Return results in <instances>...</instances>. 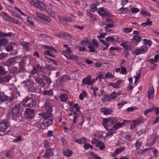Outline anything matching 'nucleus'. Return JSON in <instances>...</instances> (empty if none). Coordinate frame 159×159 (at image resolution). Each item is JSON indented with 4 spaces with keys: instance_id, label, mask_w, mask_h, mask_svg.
<instances>
[{
    "instance_id": "f257e3e1",
    "label": "nucleus",
    "mask_w": 159,
    "mask_h": 159,
    "mask_svg": "<svg viewBox=\"0 0 159 159\" xmlns=\"http://www.w3.org/2000/svg\"><path fill=\"white\" fill-rule=\"evenodd\" d=\"M118 120L116 118L111 117L108 119H105L103 121V125L104 126L105 128L107 129H108L107 127L109 125H112L113 124L117 122Z\"/></svg>"
},
{
    "instance_id": "f03ea898",
    "label": "nucleus",
    "mask_w": 159,
    "mask_h": 159,
    "mask_svg": "<svg viewBox=\"0 0 159 159\" xmlns=\"http://www.w3.org/2000/svg\"><path fill=\"white\" fill-rule=\"evenodd\" d=\"M43 1V0H33V5L41 10H44L47 7Z\"/></svg>"
},
{
    "instance_id": "7ed1b4c3",
    "label": "nucleus",
    "mask_w": 159,
    "mask_h": 159,
    "mask_svg": "<svg viewBox=\"0 0 159 159\" xmlns=\"http://www.w3.org/2000/svg\"><path fill=\"white\" fill-rule=\"evenodd\" d=\"M42 48H43L48 49L47 50H45L44 52V54L46 56V55H48L52 57H55V56L51 53L53 52V51L56 53L57 52V51L54 48L46 45H42Z\"/></svg>"
},
{
    "instance_id": "20e7f679",
    "label": "nucleus",
    "mask_w": 159,
    "mask_h": 159,
    "mask_svg": "<svg viewBox=\"0 0 159 159\" xmlns=\"http://www.w3.org/2000/svg\"><path fill=\"white\" fill-rule=\"evenodd\" d=\"M22 103L25 107H32L34 105V102L32 98L26 97L23 99Z\"/></svg>"
},
{
    "instance_id": "39448f33",
    "label": "nucleus",
    "mask_w": 159,
    "mask_h": 159,
    "mask_svg": "<svg viewBox=\"0 0 159 159\" xmlns=\"http://www.w3.org/2000/svg\"><path fill=\"white\" fill-rule=\"evenodd\" d=\"M148 48L146 46H143L138 48L136 49L134 52V54L136 55H138L142 54H143L148 52Z\"/></svg>"
},
{
    "instance_id": "423d86ee",
    "label": "nucleus",
    "mask_w": 159,
    "mask_h": 159,
    "mask_svg": "<svg viewBox=\"0 0 159 159\" xmlns=\"http://www.w3.org/2000/svg\"><path fill=\"white\" fill-rule=\"evenodd\" d=\"M52 101L50 99L46 100L45 103V108L46 111L52 112Z\"/></svg>"
},
{
    "instance_id": "0eeeda50",
    "label": "nucleus",
    "mask_w": 159,
    "mask_h": 159,
    "mask_svg": "<svg viewBox=\"0 0 159 159\" xmlns=\"http://www.w3.org/2000/svg\"><path fill=\"white\" fill-rule=\"evenodd\" d=\"M95 82V79H91L90 76L89 75H88L86 77L84 78L82 80V83L83 84L89 85H92Z\"/></svg>"
},
{
    "instance_id": "6e6552de",
    "label": "nucleus",
    "mask_w": 159,
    "mask_h": 159,
    "mask_svg": "<svg viewBox=\"0 0 159 159\" xmlns=\"http://www.w3.org/2000/svg\"><path fill=\"white\" fill-rule=\"evenodd\" d=\"M9 126V124L7 121L0 120V131H4Z\"/></svg>"
},
{
    "instance_id": "1a4fd4ad",
    "label": "nucleus",
    "mask_w": 159,
    "mask_h": 159,
    "mask_svg": "<svg viewBox=\"0 0 159 159\" xmlns=\"http://www.w3.org/2000/svg\"><path fill=\"white\" fill-rule=\"evenodd\" d=\"M20 104H17L15 105L12 110V113L13 116L17 115L20 112Z\"/></svg>"
},
{
    "instance_id": "9d476101",
    "label": "nucleus",
    "mask_w": 159,
    "mask_h": 159,
    "mask_svg": "<svg viewBox=\"0 0 159 159\" xmlns=\"http://www.w3.org/2000/svg\"><path fill=\"white\" fill-rule=\"evenodd\" d=\"M98 13L101 16L103 17L107 16L109 14L107 9L103 7L99 8L98 11Z\"/></svg>"
},
{
    "instance_id": "9b49d317",
    "label": "nucleus",
    "mask_w": 159,
    "mask_h": 159,
    "mask_svg": "<svg viewBox=\"0 0 159 159\" xmlns=\"http://www.w3.org/2000/svg\"><path fill=\"white\" fill-rule=\"evenodd\" d=\"M12 100L10 97H7L5 95L4 93H0V102L2 103L7 100L11 101Z\"/></svg>"
},
{
    "instance_id": "f8f14e48",
    "label": "nucleus",
    "mask_w": 159,
    "mask_h": 159,
    "mask_svg": "<svg viewBox=\"0 0 159 159\" xmlns=\"http://www.w3.org/2000/svg\"><path fill=\"white\" fill-rule=\"evenodd\" d=\"M53 155V150L51 148H48L46 150V152L43 155V157L46 158H49Z\"/></svg>"
},
{
    "instance_id": "ddd939ff",
    "label": "nucleus",
    "mask_w": 159,
    "mask_h": 159,
    "mask_svg": "<svg viewBox=\"0 0 159 159\" xmlns=\"http://www.w3.org/2000/svg\"><path fill=\"white\" fill-rule=\"evenodd\" d=\"M120 45L126 50H131L132 48L130 42L129 41H124L120 44Z\"/></svg>"
},
{
    "instance_id": "4468645a",
    "label": "nucleus",
    "mask_w": 159,
    "mask_h": 159,
    "mask_svg": "<svg viewBox=\"0 0 159 159\" xmlns=\"http://www.w3.org/2000/svg\"><path fill=\"white\" fill-rule=\"evenodd\" d=\"M25 112V114L28 115L27 117H29L30 118H32L35 114L34 110L29 108H26Z\"/></svg>"
},
{
    "instance_id": "2eb2a0df",
    "label": "nucleus",
    "mask_w": 159,
    "mask_h": 159,
    "mask_svg": "<svg viewBox=\"0 0 159 159\" xmlns=\"http://www.w3.org/2000/svg\"><path fill=\"white\" fill-rule=\"evenodd\" d=\"M53 120L51 118L45 119L43 121V125L44 127H47L52 124Z\"/></svg>"
},
{
    "instance_id": "dca6fc26",
    "label": "nucleus",
    "mask_w": 159,
    "mask_h": 159,
    "mask_svg": "<svg viewBox=\"0 0 159 159\" xmlns=\"http://www.w3.org/2000/svg\"><path fill=\"white\" fill-rule=\"evenodd\" d=\"M25 62L24 60H23L19 63V71L20 72H24L25 71Z\"/></svg>"
},
{
    "instance_id": "f3484780",
    "label": "nucleus",
    "mask_w": 159,
    "mask_h": 159,
    "mask_svg": "<svg viewBox=\"0 0 159 159\" xmlns=\"http://www.w3.org/2000/svg\"><path fill=\"white\" fill-rule=\"evenodd\" d=\"M52 112L49 111H46L43 114L39 113V115L40 116L42 115L44 119H45L51 118L52 116Z\"/></svg>"
},
{
    "instance_id": "a211bd4d",
    "label": "nucleus",
    "mask_w": 159,
    "mask_h": 159,
    "mask_svg": "<svg viewBox=\"0 0 159 159\" xmlns=\"http://www.w3.org/2000/svg\"><path fill=\"white\" fill-rule=\"evenodd\" d=\"M101 111L105 115H109L113 111L111 109H108L107 108H103L101 109Z\"/></svg>"
},
{
    "instance_id": "6ab92c4d",
    "label": "nucleus",
    "mask_w": 159,
    "mask_h": 159,
    "mask_svg": "<svg viewBox=\"0 0 159 159\" xmlns=\"http://www.w3.org/2000/svg\"><path fill=\"white\" fill-rule=\"evenodd\" d=\"M22 83L25 84L27 87V89H30V88H32L34 84L32 81L27 80L26 81H23Z\"/></svg>"
},
{
    "instance_id": "aec40b11",
    "label": "nucleus",
    "mask_w": 159,
    "mask_h": 159,
    "mask_svg": "<svg viewBox=\"0 0 159 159\" xmlns=\"http://www.w3.org/2000/svg\"><path fill=\"white\" fill-rule=\"evenodd\" d=\"M34 79L39 84L41 87H43L45 86V84L43 81V79H41L39 77L34 78Z\"/></svg>"
},
{
    "instance_id": "412c9836",
    "label": "nucleus",
    "mask_w": 159,
    "mask_h": 159,
    "mask_svg": "<svg viewBox=\"0 0 159 159\" xmlns=\"http://www.w3.org/2000/svg\"><path fill=\"white\" fill-rule=\"evenodd\" d=\"M90 43H92L91 40V39L88 38L84 39L81 42V44L84 46H86L88 44Z\"/></svg>"
},
{
    "instance_id": "4be33fe9",
    "label": "nucleus",
    "mask_w": 159,
    "mask_h": 159,
    "mask_svg": "<svg viewBox=\"0 0 159 159\" xmlns=\"http://www.w3.org/2000/svg\"><path fill=\"white\" fill-rule=\"evenodd\" d=\"M96 147L97 148H99V149L101 150H103L105 148V145L103 142L99 141L96 145Z\"/></svg>"
},
{
    "instance_id": "5701e85b",
    "label": "nucleus",
    "mask_w": 159,
    "mask_h": 159,
    "mask_svg": "<svg viewBox=\"0 0 159 159\" xmlns=\"http://www.w3.org/2000/svg\"><path fill=\"white\" fill-rule=\"evenodd\" d=\"M15 61V59L14 58H12L9 59L7 61H5L4 64L7 66H9L11 65Z\"/></svg>"
},
{
    "instance_id": "b1692460",
    "label": "nucleus",
    "mask_w": 159,
    "mask_h": 159,
    "mask_svg": "<svg viewBox=\"0 0 159 159\" xmlns=\"http://www.w3.org/2000/svg\"><path fill=\"white\" fill-rule=\"evenodd\" d=\"M124 125V122L123 123L118 122L113 125V128L116 130H117L119 128H121Z\"/></svg>"
},
{
    "instance_id": "393cba45",
    "label": "nucleus",
    "mask_w": 159,
    "mask_h": 159,
    "mask_svg": "<svg viewBox=\"0 0 159 159\" xmlns=\"http://www.w3.org/2000/svg\"><path fill=\"white\" fill-rule=\"evenodd\" d=\"M71 51L70 48H67L66 50L65 51H63L62 52V54H63L66 58L67 55H69L71 54Z\"/></svg>"
},
{
    "instance_id": "a878e982",
    "label": "nucleus",
    "mask_w": 159,
    "mask_h": 159,
    "mask_svg": "<svg viewBox=\"0 0 159 159\" xmlns=\"http://www.w3.org/2000/svg\"><path fill=\"white\" fill-rule=\"evenodd\" d=\"M11 78V76L9 75H7L6 76L2 77V82H7L9 81Z\"/></svg>"
},
{
    "instance_id": "bb28decb",
    "label": "nucleus",
    "mask_w": 159,
    "mask_h": 159,
    "mask_svg": "<svg viewBox=\"0 0 159 159\" xmlns=\"http://www.w3.org/2000/svg\"><path fill=\"white\" fill-rule=\"evenodd\" d=\"M87 139L85 137L79 139H76L75 140V141L76 143H77L80 144H81L82 143H85Z\"/></svg>"
},
{
    "instance_id": "cd10ccee",
    "label": "nucleus",
    "mask_w": 159,
    "mask_h": 159,
    "mask_svg": "<svg viewBox=\"0 0 159 159\" xmlns=\"http://www.w3.org/2000/svg\"><path fill=\"white\" fill-rule=\"evenodd\" d=\"M133 42H136L137 43H139L141 40V38L138 35L134 36L131 39Z\"/></svg>"
},
{
    "instance_id": "c85d7f7f",
    "label": "nucleus",
    "mask_w": 159,
    "mask_h": 159,
    "mask_svg": "<svg viewBox=\"0 0 159 159\" xmlns=\"http://www.w3.org/2000/svg\"><path fill=\"white\" fill-rule=\"evenodd\" d=\"M8 42L7 39H0V47L2 46H5L7 44Z\"/></svg>"
},
{
    "instance_id": "c756f323",
    "label": "nucleus",
    "mask_w": 159,
    "mask_h": 159,
    "mask_svg": "<svg viewBox=\"0 0 159 159\" xmlns=\"http://www.w3.org/2000/svg\"><path fill=\"white\" fill-rule=\"evenodd\" d=\"M63 19L67 21L71 22L73 20L72 18L68 16L64 17L63 18L61 17L59 18V20L61 23H62V21Z\"/></svg>"
},
{
    "instance_id": "7c9ffc66",
    "label": "nucleus",
    "mask_w": 159,
    "mask_h": 159,
    "mask_svg": "<svg viewBox=\"0 0 159 159\" xmlns=\"http://www.w3.org/2000/svg\"><path fill=\"white\" fill-rule=\"evenodd\" d=\"M154 89L153 88H151L148 91V96L149 99L153 98Z\"/></svg>"
},
{
    "instance_id": "2f4dec72",
    "label": "nucleus",
    "mask_w": 159,
    "mask_h": 159,
    "mask_svg": "<svg viewBox=\"0 0 159 159\" xmlns=\"http://www.w3.org/2000/svg\"><path fill=\"white\" fill-rule=\"evenodd\" d=\"M152 22L150 20V19H148L146 22L142 23L141 25L144 27H145L147 25H152Z\"/></svg>"
},
{
    "instance_id": "473e14b6",
    "label": "nucleus",
    "mask_w": 159,
    "mask_h": 159,
    "mask_svg": "<svg viewBox=\"0 0 159 159\" xmlns=\"http://www.w3.org/2000/svg\"><path fill=\"white\" fill-rule=\"evenodd\" d=\"M63 153L64 155L67 157H70L72 154V151L68 149L65 150Z\"/></svg>"
},
{
    "instance_id": "72a5a7b5",
    "label": "nucleus",
    "mask_w": 159,
    "mask_h": 159,
    "mask_svg": "<svg viewBox=\"0 0 159 159\" xmlns=\"http://www.w3.org/2000/svg\"><path fill=\"white\" fill-rule=\"evenodd\" d=\"M117 97L116 93L114 91L112 92L109 96V100L115 99Z\"/></svg>"
},
{
    "instance_id": "f704fd0d",
    "label": "nucleus",
    "mask_w": 159,
    "mask_h": 159,
    "mask_svg": "<svg viewBox=\"0 0 159 159\" xmlns=\"http://www.w3.org/2000/svg\"><path fill=\"white\" fill-rule=\"evenodd\" d=\"M87 95V93L84 91H83L81 93L79 96L80 99L81 100H82L84 97H86Z\"/></svg>"
},
{
    "instance_id": "c9c22d12",
    "label": "nucleus",
    "mask_w": 159,
    "mask_h": 159,
    "mask_svg": "<svg viewBox=\"0 0 159 159\" xmlns=\"http://www.w3.org/2000/svg\"><path fill=\"white\" fill-rule=\"evenodd\" d=\"M43 94L45 95H53V91L52 89H50L48 90L44 91Z\"/></svg>"
},
{
    "instance_id": "e433bc0d",
    "label": "nucleus",
    "mask_w": 159,
    "mask_h": 159,
    "mask_svg": "<svg viewBox=\"0 0 159 159\" xmlns=\"http://www.w3.org/2000/svg\"><path fill=\"white\" fill-rule=\"evenodd\" d=\"M98 5V3L96 2L91 5V8L93 11H95L97 10V6Z\"/></svg>"
},
{
    "instance_id": "4c0bfd02",
    "label": "nucleus",
    "mask_w": 159,
    "mask_h": 159,
    "mask_svg": "<svg viewBox=\"0 0 159 159\" xmlns=\"http://www.w3.org/2000/svg\"><path fill=\"white\" fill-rule=\"evenodd\" d=\"M125 148L124 147L117 148L116 151L114 152V153L117 154L120 153L122 151H124L125 150Z\"/></svg>"
},
{
    "instance_id": "58836bf2",
    "label": "nucleus",
    "mask_w": 159,
    "mask_h": 159,
    "mask_svg": "<svg viewBox=\"0 0 159 159\" xmlns=\"http://www.w3.org/2000/svg\"><path fill=\"white\" fill-rule=\"evenodd\" d=\"M105 79L110 78H113L114 76L109 72H108L105 75Z\"/></svg>"
},
{
    "instance_id": "ea45409f",
    "label": "nucleus",
    "mask_w": 159,
    "mask_h": 159,
    "mask_svg": "<svg viewBox=\"0 0 159 159\" xmlns=\"http://www.w3.org/2000/svg\"><path fill=\"white\" fill-rule=\"evenodd\" d=\"M67 58L68 59H71L72 60H76L78 59V57L76 55L73 54H71L69 55H67Z\"/></svg>"
},
{
    "instance_id": "a19ab883",
    "label": "nucleus",
    "mask_w": 159,
    "mask_h": 159,
    "mask_svg": "<svg viewBox=\"0 0 159 159\" xmlns=\"http://www.w3.org/2000/svg\"><path fill=\"white\" fill-rule=\"evenodd\" d=\"M46 67L47 69L50 70H56L57 69L56 66H53L52 65H47Z\"/></svg>"
},
{
    "instance_id": "79ce46f5",
    "label": "nucleus",
    "mask_w": 159,
    "mask_h": 159,
    "mask_svg": "<svg viewBox=\"0 0 159 159\" xmlns=\"http://www.w3.org/2000/svg\"><path fill=\"white\" fill-rule=\"evenodd\" d=\"M142 143L139 141V140H137L135 144V147L136 149H138L140 148L142 146Z\"/></svg>"
},
{
    "instance_id": "37998d69",
    "label": "nucleus",
    "mask_w": 159,
    "mask_h": 159,
    "mask_svg": "<svg viewBox=\"0 0 159 159\" xmlns=\"http://www.w3.org/2000/svg\"><path fill=\"white\" fill-rule=\"evenodd\" d=\"M95 47L93 45H89L88 46V48L89 49V52H94L95 51Z\"/></svg>"
},
{
    "instance_id": "c03bdc74",
    "label": "nucleus",
    "mask_w": 159,
    "mask_h": 159,
    "mask_svg": "<svg viewBox=\"0 0 159 159\" xmlns=\"http://www.w3.org/2000/svg\"><path fill=\"white\" fill-rule=\"evenodd\" d=\"M84 144V147L85 149H88L89 148H91V149H93V146L90 144L85 143Z\"/></svg>"
},
{
    "instance_id": "a18cd8bd",
    "label": "nucleus",
    "mask_w": 159,
    "mask_h": 159,
    "mask_svg": "<svg viewBox=\"0 0 159 159\" xmlns=\"http://www.w3.org/2000/svg\"><path fill=\"white\" fill-rule=\"evenodd\" d=\"M42 77L43 79L45 80L49 84L52 82L51 79L46 75H43Z\"/></svg>"
},
{
    "instance_id": "49530a36",
    "label": "nucleus",
    "mask_w": 159,
    "mask_h": 159,
    "mask_svg": "<svg viewBox=\"0 0 159 159\" xmlns=\"http://www.w3.org/2000/svg\"><path fill=\"white\" fill-rule=\"evenodd\" d=\"M48 14L54 18L55 17V14L54 11L51 9H48L47 11Z\"/></svg>"
},
{
    "instance_id": "de8ad7c7",
    "label": "nucleus",
    "mask_w": 159,
    "mask_h": 159,
    "mask_svg": "<svg viewBox=\"0 0 159 159\" xmlns=\"http://www.w3.org/2000/svg\"><path fill=\"white\" fill-rule=\"evenodd\" d=\"M60 98L62 102H65L68 98V96L66 94H62L60 97Z\"/></svg>"
},
{
    "instance_id": "09e8293b",
    "label": "nucleus",
    "mask_w": 159,
    "mask_h": 159,
    "mask_svg": "<svg viewBox=\"0 0 159 159\" xmlns=\"http://www.w3.org/2000/svg\"><path fill=\"white\" fill-rule=\"evenodd\" d=\"M92 44L96 48H98L99 47V43L98 41L95 39H93L92 40Z\"/></svg>"
},
{
    "instance_id": "8fccbe9b",
    "label": "nucleus",
    "mask_w": 159,
    "mask_h": 159,
    "mask_svg": "<svg viewBox=\"0 0 159 159\" xmlns=\"http://www.w3.org/2000/svg\"><path fill=\"white\" fill-rule=\"evenodd\" d=\"M70 80V78H69L68 76L66 75H63L62 76L61 78V80L62 81H66L69 80Z\"/></svg>"
},
{
    "instance_id": "3c124183",
    "label": "nucleus",
    "mask_w": 159,
    "mask_h": 159,
    "mask_svg": "<svg viewBox=\"0 0 159 159\" xmlns=\"http://www.w3.org/2000/svg\"><path fill=\"white\" fill-rule=\"evenodd\" d=\"M141 14L144 16H150L151 15V14L150 12H148L144 10L142 11Z\"/></svg>"
},
{
    "instance_id": "603ef678",
    "label": "nucleus",
    "mask_w": 159,
    "mask_h": 159,
    "mask_svg": "<svg viewBox=\"0 0 159 159\" xmlns=\"http://www.w3.org/2000/svg\"><path fill=\"white\" fill-rule=\"evenodd\" d=\"M121 74L123 75H125L127 74L126 69L125 67L121 66Z\"/></svg>"
},
{
    "instance_id": "864d4df0",
    "label": "nucleus",
    "mask_w": 159,
    "mask_h": 159,
    "mask_svg": "<svg viewBox=\"0 0 159 159\" xmlns=\"http://www.w3.org/2000/svg\"><path fill=\"white\" fill-rule=\"evenodd\" d=\"M90 155L93 157L94 159H102L97 155L95 154L93 152H91L90 153Z\"/></svg>"
},
{
    "instance_id": "5fc2aeb1",
    "label": "nucleus",
    "mask_w": 159,
    "mask_h": 159,
    "mask_svg": "<svg viewBox=\"0 0 159 159\" xmlns=\"http://www.w3.org/2000/svg\"><path fill=\"white\" fill-rule=\"evenodd\" d=\"M42 20H45L48 22H49L51 21L50 18L46 15H44Z\"/></svg>"
},
{
    "instance_id": "6e6d98bb",
    "label": "nucleus",
    "mask_w": 159,
    "mask_h": 159,
    "mask_svg": "<svg viewBox=\"0 0 159 159\" xmlns=\"http://www.w3.org/2000/svg\"><path fill=\"white\" fill-rule=\"evenodd\" d=\"M7 73L4 68L2 66H0V75H3Z\"/></svg>"
},
{
    "instance_id": "4d7b16f0",
    "label": "nucleus",
    "mask_w": 159,
    "mask_h": 159,
    "mask_svg": "<svg viewBox=\"0 0 159 159\" xmlns=\"http://www.w3.org/2000/svg\"><path fill=\"white\" fill-rule=\"evenodd\" d=\"M99 141V140L96 138H93L91 140V143L92 144H95L96 146Z\"/></svg>"
},
{
    "instance_id": "13d9d810",
    "label": "nucleus",
    "mask_w": 159,
    "mask_h": 159,
    "mask_svg": "<svg viewBox=\"0 0 159 159\" xmlns=\"http://www.w3.org/2000/svg\"><path fill=\"white\" fill-rule=\"evenodd\" d=\"M115 40V38L112 36H109L106 38V40L107 42H113Z\"/></svg>"
},
{
    "instance_id": "bf43d9fd",
    "label": "nucleus",
    "mask_w": 159,
    "mask_h": 159,
    "mask_svg": "<svg viewBox=\"0 0 159 159\" xmlns=\"http://www.w3.org/2000/svg\"><path fill=\"white\" fill-rule=\"evenodd\" d=\"M27 20L28 23L30 25H33L34 24L33 20L31 17H27Z\"/></svg>"
},
{
    "instance_id": "052dcab7",
    "label": "nucleus",
    "mask_w": 159,
    "mask_h": 159,
    "mask_svg": "<svg viewBox=\"0 0 159 159\" xmlns=\"http://www.w3.org/2000/svg\"><path fill=\"white\" fill-rule=\"evenodd\" d=\"M63 35H64V38L70 40L71 38V37L70 35L68 34V33H64L63 34Z\"/></svg>"
},
{
    "instance_id": "680f3d73",
    "label": "nucleus",
    "mask_w": 159,
    "mask_h": 159,
    "mask_svg": "<svg viewBox=\"0 0 159 159\" xmlns=\"http://www.w3.org/2000/svg\"><path fill=\"white\" fill-rule=\"evenodd\" d=\"M13 151L12 150L8 151L7 154L6 156L7 157H11L13 155Z\"/></svg>"
},
{
    "instance_id": "e2e57ef3",
    "label": "nucleus",
    "mask_w": 159,
    "mask_h": 159,
    "mask_svg": "<svg viewBox=\"0 0 159 159\" xmlns=\"http://www.w3.org/2000/svg\"><path fill=\"white\" fill-rule=\"evenodd\" d=\"M4 19L8 21L11 22L12 21V18L9 16L8 14L4 17Z\"/></svg>"
},
{
    "instance_id": "0e129e2a",
    "label": "nucleus",
    "mask_w": 159,
    "mask_h": 159,
    "mask_svg": "<svg viewBox=\"0 0 159 159\" xmlns=\"http://www.w3.org/2000/svg\"><path fill=\"white\" fill-rule=\"evenodd\" d=\"M114 25L113 24H109L107 25L105 27V29H106V31L107 32H109V31H107L108 29L110 28H114Z\"/></svg>"
},
{
    "instance_id": "69168bd1",
    "label": "nucleus",
    "mask_w": 159,
    "mask_h": 159,
    "mask_svg": "<svg viewBox=\"0 0 159 159\" xmlns=\"http://www.w3.org/2000/svg\"><path fill=\"white\" fill-rule=\"evenodd\" d=\"M35 14L37 17L42 20L45 14L40 13L39 12H36Z\"/></svg>"
},
{
    "instance_id": "338daca9",
    "label": "nucleus",
    "mask_w": 159,
    "mask_h": 159,
    "mask_svg": "<svg viewBox=\"0 0 159 159\" xmlns=\"http://www.w3.org/2000/svg\"><path fill=\"white\" fill-rule=\"evenodd\" d=\"M138 125L137 122L134 120L133 121V123L131 125L130 128L131 129H133L135 127Z\"/></svg>"
},
{
    "instance_id": "774afa93",
    "label": "nucleus",
    "mask_w": 159,
    "mask_h": 159,
    "mask_svg": "<svg viewBox=\"0 0 159 159\" xmlns=\"http://www.w3.org/2000/svg\"><path fill=\"white\" fill-rule=\"evenodd\" d=\"M131 11L133 13H137L139 12V9L137 7H133L131 9Z\"/></svg>"
}]
</instances>
